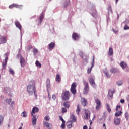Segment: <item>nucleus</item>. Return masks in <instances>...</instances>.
I'll return each mask as SVG.
<instances>
[{"mask_svg": "<svg viewBox=\"0 0 129 129\" xmlns=\"http://www.w3.org/2000/svg\"><path fill=\"white\" fill-rule=\"evenodd\" d=\"M44 125L48 129H52V124L47 122H43Z\"/></svg>", "mask_w": 129, "mask_h": 129, "instance_id": "4468645a", "label": "nucleus"}, {"mask_svg": "<svg viewBox=\"0 0 129 129\" xmlns=\"http://www.w3.org/2000/svg\"><path fill=\"white\" fill-rule=\"evenodd\" d=\"M35 65L37 66V67H39V68H41V67H42V64H41L38 60L36 61Z\"/></svg>", "mask_w": 129, "mask_h": 129, "instance_id": "7c9ffc66", "label": "nucleus"}, {"mask_svg": "<svg viewBox=\"0 0 129 129\" xmlns=\"http://www.w3.org/2000/svg\"><path fill=\"white\" fill-rule=\"evenodd\" d=\"M113 93H114V89L109 90L108 95L109 97H112V96H113Z\"/></svg>", "mask_w": 129, "mask_h": 129, "instance_id": "412c9836", "label": "nucleus"}, {"mask_svg": "<svg viewBox=\"0 0 129 129\" xmlns=\"http://www.w3.org/2000/svg\"><path fill=\"white\" fill-rule=\"evenodd\" d=\"M44 119L46 121H49V120H50V117L49 116H46L44 117Z\"/></svg>", "mask_w": 129, "mask_h": 129, "instance_id": "a19ab883", "label": "nucleus"}, {"mask_svg": "<svg viewBox=\"0 0 129 129\" xmlns=\"http://www.w3.org/2000/svg\"><path fill=\"white\" fill-rule=\"evenodd\" d=\"M89 82H90V84H91V85H94V84H95V82H94V80L92 78H90Z\"/></svg>", "mask_w": 129, "mask_h": 129, "instance_id": "c85d7f7f", "label": "nucleus"}, {"mask_svg": "<svg viewBox=\"0 0 129 129\" xmlns=\"http://www.w3.org/2000/svg\"><path fill=\"white\" fill-rule=\"evenodd\" d=\"M67 124L68 128H71L72 127V124H73V122L72 121H68L67 122Z\"/></svg>", "mask_w": 129, "mask_h": 129, "instance_id": "4be33fe9", "label": "nucleus"}, {"mask_svg": "<svg viewBox=\"0 0 129 129\" xmlns=\"http://www.w3.org/2000/svg\"><path fill=\"white\" fill-rule=\"evenodd\" d=\"M3 121H4V116L0 115V125L2 124Z\"/></svg>", "mask_w": 129, "mask_h": 129, "instance_id": "79ce46f5", "label": "nucleus"}, {"mask_svg": "<svg viewBox=\"0 0 129 129\" xmlns=\"http://www.w3.org/2000/svg\"><path fill=\"white\" fill-rule=\"evenodd\" d=\"M95 103L97 105L96 106V109L99 110L100 108H101V102L99 99H96L95 100Z\"/></svg>", "mask_w": 129, "mask_h": 129, "instance_id": "423d86ee", "label": "nucleus"}, {"mask_svg": "<svg viewBox=\"0 0 129 129\" xmlns=\"http://www.w3.org/2000/svg\"><path fill=\"white\" fill-rule=\"evenodd\" d=\"M103 127H104V129H106V126L105 125V123H104L103 124Z\"/></svg>", "mask_w": 129, "mask_h": 129, "instance_id": "052dcab7", "label": "nucleus"}, {"mask_svg": "<svg viewBox=\"0 0 129 129\" xmlns=\"http://www.w3.org/2000/svg\"><path fill=\"white\" fill-rule=\"evenodd\" d=\"M110 72L111 73H117V72H118V70L115 68H112L110 70Z\"/></svg>", "mask_w": 129, "mask_h": 129, "instance_id": "cd10ccee", "label": "nucleus"}, {"mask_svg": "<svg viewBox=\"0 0 129 129\" xmlns=\"http://www.w3.org/2000/svg\"><path fill=\"white\" fill-rule=\"evenodd\" d=\"M4 89H5L4 92H8V91H10L11 90V89L8 87H5Z\"/></svg>", "mask_w": 129, "mask_h": 129, "instance_id": "a18cd8bd", "label": "nucleus"}, {"mask_svg": "<svg viewBox=\"0 0 129 129\" xmlns=\"http://www.w3.org/2000/svg\"><path fill=\"white\" fill-rule=\"evenodd\" d=\"M70 98V93L69 91H65L61 94V98L62 100H68Z\"/></svg>", "mask_w": 129, "mask_h": 129, "instance_id": "f03ea898", "label": "nucleus"}, {"mask_svg": "<svg viewBox=\"0 0 129 129\" xmlns=\"http://www.w3.org/2000/svg\"><path fill=\"white\" fill-rule=\"evenodd\" d=\"M121 106L120 105H117L116 110V111H118L119 110H120Z\"/></svg>", "mask_w": 129, "mask_h": 129, "instance_id": "de8ad7c7", "label": "nucleus"}, {"mask_svg": "<svg viewBox=\"0 0 129 129\" xmlns=\"http://www.w3.org/2000/svg\"><path fill=\"white\" fill-rule=\"evenodd\" d=\"M1 75H0V79H1Z\"/></svg>", "mask_w": 129, "mask_h": 129, "instance_id": "69168bd1", "label": "nucleus"}, {"mask_svg": "<svg viewBox=\"0 0 129 129\" xmlns=\"http://www.w3.org/2000/svg\"><path fill=\"white\" fill-rule=\"evenodd\" d=\"M88 127H87V125H85L83 126V129H88Z\"/></svg>", "mask_w": 129, "mask_h": 129, "instance_id": "13d9d810", "label": "nucleus"}, {"mask_svg": "<svg viewBox=\"0 0 129 129\" xmlns=\"http://www.w3.org/2000/svg\"><path fill=\"white\" fill-rule=\"evenodd\" d=\"M92 123V122L91 121L90 124H91Z\"/></svg>", "mask_w": 129, "mask_h": 129, "instance_id": "e2e57ef3", "label": "nucleus"}, {"mask_svg": "<svg viewBox=\"0 0 129 129\" xmlns=\"http://www.w3.org/2000/svg\"><path fill=\"white\" fill-rule=\"evenodd\" d=\"M112 55H113V49H112V47H110L109 49L108 55L112 56Z\"/></svg>", "mask_w": 129, "mask_h": 129, "instance_id": "bb28decb", "label": "nucleus"}, {"mask_svg": "<svg viewBox=\"0 0 129 129\" xmlns=\"http://www.w3.org/2000/svg\"><path fill=\"white\" fill-rule=\"evenodd\" d=\"M117 84L119 86L122 84V82L121 81H119L117 82Z\"/></svg>", "mask_w": 129, "mask_h": 129, "instance_id": "09e8293b", "label": "nucleus"}, {"mask_svg": "<svg viewBox=\"0 0 129 129\" xmlns=\"http://www.w3.org/2000/svg\"><path fill=\"white\" fill-rule=\"evenodd\" d=\"M70 118L72 120L71 121H72V122H76V117H75L74 114H72L71 115Z\"/></svg>", "mask_w": 129, "mask_h": 129, "instance_id": "5701e85b", "label": "nucleus"}, {"mask_svg": "<svg viewBox=\"0 0 129 129\" xmlns=\"http://www.w3.org/2000/svg\"><path fill=\"white\" fill-rule=\"evenodd\" d=\"M43 19H44V14L41 13L39 19V25H41V23L43 22Z\"/></svg>", "mask_w": 129, "mask_h": 129, "instance_id": "393cba45", "label": "nucleus"}, {"mask_svg": "<svg viewBox=\"0 0 129 129\" xmlns=\"http://www.w3.org/2000/svg\"><path fill=\"white\" fill-rule=\"evenodd\" d=\"M61 110V113H66V112H67V109H66V108L62 107Z\"/></svg>", "mask_w": 129, "mask_h": 129, "instance_id": "c9c22d12", "label": "nucleus"}, {"mask_svg": "<svg viewBox=\"0 0 129 129\" xmlns=\"http://www.w3.org/2000/svg\"><path fill=\"white\" fill-rule=\"evenodd\" d=\"M120 66L122 67V69H125L127 67V64L124 61H121L120 63Z\"/></svg>", "mask_w": 129, "mask_h": 129, "instance_id": "dca6fc26", "label": "nucleus"}, {"mask_svg": "<svg viewBox=\"0 0 129 129\" xmlns=\"http://www.w3.org/2000/svg\"><path fill=\"white\" fill-rule=\"evenodd\" d=\"M15 24L17 28H18V29H19L20 31H21V30H22V25H21L20 22H19L18 21H16L15 22Z\"/></svg>", "mask_w": 129, "mask_h": 129, "instance_id": "a211bd4d", "label": "nucleus"}, {"mask_svg": "<svg viewBox=\"0 0 129 129\" xmlns=\"http://www.w3.org/2000/svg\"><path fill=\"white\" fill-rule=\"evenodd\" d=\"M76 112H77L78 115L79 114V112H80V108L79 107V104H78L77 105Z\"/></svg>", "mask_w": 129, "mask_h": 129, "instance_id": "473e14b6", "label": "nucleus"}, {"mask_svg": "<svg viewBox=\"0 0 129 129\" xmlns=\"http://www.w3.org/2000/svg\"><path fill=\"white\" fill-rule=\"evenodd\" d=\"M55 48V43L54 42H51L48 44V50H50V51H52L53 49Z\"/></svg>", "mask_w": 129, "mask_h": 129, "instance_id": "f8f14e48", "label": "nucleus"}, {"mask_svg": "<svg viewBox=\"0 0 129 129\" xmlns=\"http://www.w3.org/2000/svg\"><path fill=\"white\" fill-rule=\"evenodd\" d=\"M83 83L85 86L84 88L83 94H87V93H88V91H89V86L88 85V83H87L86 81L84 80Z\"/></svg>", "mask_w": 129, "mask_h": 129, "instance_id": "20e7f679", "label": "nucleus"}, {"mask_svg": "<svg viewBox=\"0 0 129 129\" xmlns=\"http://www.w3.org/2000/svg\"><path fill=\"white\" fill-rule=\"evenodd\" d=\"M126 100H127V101L128 102H129V95H128L127 96H126Z\"/></svg>", "mask_w": 129, "mask_h": 129, "instance_id": "bf43d9fd", "label": "nucleus"}, {"mask_svg": "<svg viewBox=\"0 0 129 129\" xmlns=\"http://www.w3.org/2000/svg\"><path fill=\"white\" fill-rule=\"evenodd\" d=\"M9 72H10L11 74L12 75H14L15 74V72H14V70L12 69H9Z\"/></svg>", "mask_w": 129, "mask_h": 129, "instance_id": "c03bdc74", "label": "nucleus"}, {"mask_svg": "<svg viewBox=\"0 0 129 129\" xmlns=\"http://www.w3.org/2000/svg\"><path fill=\"white\" fill-rule=\"evenodd\" d=\"M81 103L82 105H83V106H86V105H87V104H88V103H87V100H86L85 98H82L81 99Z\"/></svg>", "mask_w": 129, "mask_h": 129, "instance_id": "9d476101", "label": "nucleus"}, {"mask_svg": "<svg viewBox=\"0 0 129 129\" xmlns=\"http://www.w3.org/2000/svg\"><path fill=\"white\" fill-rule=\"evenodd\" d=\"M72 38L74 40V41H76L77 39H79L80 37L78 34L76 33H73L72 35Z\"/></svg>", "mask_w": 129, "mask_h": 129, "instance_id": "2eb2a0df", "label": "nucleus"}, {"mask_svg": "<svg viewBox=\"0 0 129 129\" xmlns=\"http://www.w3.org/2000/svg\"><path fill=\"white\" fill-rule=\"evenodd\" d=\"M32 116V123L33 125H36V122L37 121V118H36V115L31 116Z\"/></svg>", "mask_w": 129, "mask_h": 129, "instance_id": "aec40b11", "label": "nucleus"}, {"mask_svg": "<svg viewBox=\"0 0 129 129\" xmlns=\"http://www.w3.org/2000/svg\"><path fill=\"white\" fill-rule=\"evenodd\" d=\"M121 113H122V112H121V111H118L115 114V116H119V115H121Z\"/></svg>", "mask_w": 129, "mask_h": 129, "instance_id": "e433bc0d", "label": "nucleus"}, {"mask_svg": "<svg viewBox=\"0 0 129 129\" xmlns=\"http://www.w3.org/2000/svg\"><path fill=\"white\" fill-rule=\"evenodd\" d=\"M65 123L66 122H62V123L61 125V128L64 129L65 128Z\"/></svg>", "mask_w": 129, "mask_h": 129, "instance_id": "37998d69", "label": "nucleus"}, {"mask_svg": "<svg viewBox=\"0 0 129 129\" xmlns=\"http://www.w3.org/2000/svg\"><path fill=\"white\" fill-rule=\"evenodd\" d=\"M91 12H92L91 15L92 17L94 18H96L97 17V11H96V9L94 8V7H92L91 8Z\"/></svg>", "mask_w": 129, "mask_h": 129, "instance_id": "39448f33", "label": "nucleus"}, {"mask_svg": "<svg viewBox=\"0 0 129 129\" xmlns=\"http://www.w3.org/2000/svg\"><path fill=\"white\" fill-rule=\"evenodd\" d=\"M114 122L116 125H118L120 123V119L115 118L114 119Z\"/></svg>", "mask_w": 129, "mask_h": 129, "instance_id": "6ab92c4d", "label": "nucleus"}, {"mask_svg": "<svg viewBox=\"0 0 129 129\" xmlns=\"http://www.w3.org/2000/svg\"><path fill=\"white\" fill-rule=\"evenodd\" d=\"M77 86V82H74L72 84L71 86V89L70 91L73 94V95H75L76 94V87Z\"/></svg>", "mask_w": 129, "mask_h": 129, "instance_id": "7ed1b4c3", "label": "nucleus"}, {"mask_svg": "<svg viewBox=\"0 0 129 129\" xmlns=\"http://www.w3.org/2000/svg\"><path fill=\"white\" fill-rule=\"evenodd\" d=\"M7 37L5 36H0V44H5L7 43Z\"/></svg>", "mask_w": 129, "mask_h": 129, "instance_id": "0eeeda50", "label": "nucleus"}, {"mask_svg": "<svg viewBox=\"0 0 129 129\" xmlns=\"http://www.w3.org/2000/svg\"><path fill=\"white\" fill-rule=\"evenodd\" d=\"M108 11L109 12H112V9H111V6H109L108 7Z\"/></svg>", "mask_w": 129, "mask_h": 129, "instance_id": "864d4df0", "label": "nucleus"}, {"mask_svg": "<svg viewBox=\"0 0 129 129\" xmlns=\"http://www.w3.org/2000/svg\"><path fill=\"white\" fill-rule=\"evenodd\" d=\"M63 106H65L66 108H69L70 107V102L66 101L63 103Z\"/></svg>", "mask_w": 129, "mask_h": 129, "instance_id": "b1692460", "label": "nucleus"}, {"mask_svg": "<svg viewBox=\"0 0 129 129\" xmlns=\"http://www.w3.org/2000/svg\"><path fill=\"white\" fill-rule=\"evenodd\" d=\"M125 117L126 119V120H129V114L128 112H126L125 113Z\"/></svg>", "mask_w": 129, "mask_h": 129, "instance_id": "ea45409f", "label": "nucleus"}, {"mask_svg": "<svg viewBox=\"0 0 129 129\" xmlns=\"http://www.w3.org/2000/svg\"><path fill=\"white\" fill-rule=\"evenodd\" d=\"M31 49H33V46L32 45H29L28 47H26V50L29 52L30 51Z\"/></svg>", "mask_w": 129, "mask_h": 129, "instance_id": "4c0bfd02", "label": "nucleus"}, {"mask_svg": "<svg viewBox=\"0 0 129 129\" xmlns=\"http://www.w3.org/2000/svg\"><path fill=\"white\" fill-rule=\"evenodd\" d=\"M52 99H53L54 100H55L56 99V96H55V95H52Z\"/></svg>", "mask_w": 129, "mask_h": 129, "instance_id": "6e6d98bb", "label": "nucleus"}, {"mask_svg": "<svg viewBox=\"0 0 129 129\" xmlns=\"http://www.w3.org/2000/svg\"><path fill=\"white\" fill-rule=\"evenodd\" d=\"M7 103H8V104H11L12 105H13V104H15L14 102L12 101V99L11 98L8 99Z\"/></svg>", "mask_w": 129, "mask_h": 129, "instance_id": "72a5a7b5", "label": "nucleus"}, {"mask_svg": "<svg viewBox=\"0 0 129 129\" xmlns=\"http://www.w3.org/2000/svg\"><path fill=\"white\" fill-rule=\"evenodd\" d=\"M27 112L24 111L22 113H21V116L22 117H26L27 116Z\"/></svg>", "mask_w": 129, "mask_h": 129, "instance_id": "f704fd0d", "label": "nucleus"}, {"mask_svg": "<svg viewBox=\"0 0 129 129\" xmlns=\"http://www.w3.org/2000/svg\"><path fill=\"white\" fill-rule=\"evenodd\" d=\"M80 56L81 57V58H82V59H83V53L80 52Z\"/></svg>", "mask_w": 129, "mask_h": 129, "instance_id": "5fc2aeb1", "label": "nucleus"}, {"mask_svg": "<svg viewBox=\"0 0 129 129\" xmlns=\"http://www.w3.org/2000/svg\"><path fill=\"white\" fill-rule=\"evenodd\" d=\"M85 119H88L90 117V112L88 110H85Z\"/></svg>", "mask_w": 129, "mask_h": 129, "instance_id": "ddd939ff", "label": "nucleus"}, {"mask_svg": "<svg viewBox=\"0 0 129 129\" xmlns=\"http://www.w3.org/2000/svg\"><path fill=\"white\" fill-rule=\"evenodd\" d=\"M56 81H57V82H60V81H61V78H60V75L58 74L56 75Z\"/></svg>", "mask_w": 129, "mask_h": 129, "instance_id": "2f4dec72", "label": "nucleus"}, {"mask_svg": "<svg viewBox=\"0 0 129 129\" xmlns=\"http://www.w3.org/2000/svg\"><path fill=\"white\" fill-rule=\"evenodd\" d=\"M36 85L35 84V81H30L29 84L27 87V91L30 95H32L34 93L35 97H37V94H36Z\"/></svg>", "mask_w": 129, "mask_h": 129, "instance_id": "f257e3e1", "label": "nucleus"}, {"mask_svg": "<svg viewBox=\"0 0 129 129\" xmlns=\"http://www.w3.org/2000/svg\"><path fill=\"white\" fill-rule=\"evenodd\" d=\"M5 63L3 64V66H6V65H7V62H8V57H6V58L5 59Z\"/></svg>", "mask_w": 129, "mask_h": 129, "instance_id": "49530a36", "label": "nucleus"}, {"mask_svg": "<svg viewBox=\"0 0 129 129\" xmlns=\"http://www.w3.org/2000/svg\"><path fill=\"white\" fill-rule=\"evenodd\" d=\"M38 49H33V53L34 54H36V53H38Z\"/></svg>", "mask_w": 129, "mask_h": 129, "instance_id": "603ef678", "label": "nucleus"}, {"mask_svg": "<svg viewBox=\"0 0 129 129\" xmlns=\"http://www.w3.org/2000/svg\"><path fill=\"white\" fill-rule=\"evenodd\" d=\"M124 30H129V26L127 25H125L124 27Z\"/></svg>", "mask_w": 129, "mask_h": 129, "instance_id": "8fccbe9b", "label": "nucleus"}, {"mask_svg": "<svg viewBox=\"0 0 129 129\" xmlns=\"http://www.w3.org/2000/svg\"><path fill=\"white\" fill-rule=\"evenodd\" d=\"M117 2H118V0H115L116 4H117Z\"/></svg>", "mask_w": 129, "mask_h": 129, "instance_id": "680f3d73", "label": "nucleus"}, {"mask_svg": "<svg viewBox=\"0 0 129 129\" xmlns=\"http://www.w3.org/2000/svg\"><path fill=\"white\" fill-rule=\"evenodd\" d=\"M37 112H39V108L37 107H33L31 112V116H34L35 115L34 114Z\"/></svg>", "mask_w": 129, "mask_h": 129, "instance_id": "6e6552de", "label": "nucleus"}, {"mask_svg": "<svg viewBox=\"0 0 129 129\" xmlns=\"http://www.w3.org/2000/svg\"><path fill=\"white\" fill-rule=\"evenodd\" d=\"M59 120H61L62 122H65V120L63 119V118L61 116H59Z\"/></svg>", "mask_w": 129, "mask_h": 129, "instance_id": "3c124183", "label": "nucleus"}, {"mask_svg": "<svg viewBox=\"0 0 129 129\" xmlns=\"http://www.w3.org/2000/svg\"><path fill=\"white\" fill-rule=\"evenodd\" d=\"M120 103H124V100L123 99H122L120 100Z\"/></svg>", "mask_w": 129, "mask_h": 129, "instance_id": "4d7b16f0", "label": "nucleus"}, {"mask_svg": "<svg viewBox=\"0 0 129 129\" xmlns=\"http://www.w3.org/2000/svg\"><path fill=\"white\" fill-rule=\"evenodd\" d=\"M106 106L107 110L108 111L109 113H110V112H111V109H110V107H109V104H106Z\"/></svg>", "mask_w": 129, "mask_h": 129, "instance_id": "c756f323", "label": "nucleus"}, {"mask_svg": "<svg viewBox=\"0 0 129 129\" xmlns=\"http://www.w3.org/2000/svg\"><path fill=\"white\" fill-rule=\"evenodd\" d=\"M19 129H22V127H20Z\"/></svg>", "mask_w": 129, "mask_h": 129, "instance_id": "0e129e2a", "label": "nucleus"}, {"mask_svg": "<svg viewBox=\"0 0 129 129\" xmlns=\"http://www.w3.org/2000/svg\"><path fill=\"white\" fill-rule=\"evenodd\" d=\"M50 86H51V83L50 82V79H47L46 81V87L47 88V90L48 89H49V88H50Z\"/></svg>", "mask_w": 129, "mask_h": 129, "instance_id": "a878e982", "label": "nucleus"}, {"mask_svg": "<svg viewBox=\"0 0 129 129\" xmlns=\"http://www.w3.org/2000/svg\"><path fill=\"white\" fill-rule=\"evenodd\" d=\"M93 66H94V56H93V62L91 63V68H88L87 69L88 74H89L91 72V70L93 68Z\"/></svg>", "mask_w": 129, "mask_h": 129, "instance_id": "9b49d317", "label": "nucleus"}, {"mask_svg": "<svg viewBox=\"0 0 129 129\" xmlns=\"http://www.w3.org/2000/svg\"><path fill=\"white\" fill-rule=\"evenodd\" d=\"M23 7L22 5H19L18 4H13L9 6V9H13L14 8H20Z\"/></svg>", "mask_w": 129, "mask_h": 129, "instance_id": "1a4fd4ad", "label": "nucleus"}, {"mask_svg": "<svg viewBox=\"0 0 129 129\" xmlns=\"http://www.w3.org/2000/svg\"><path fill=\"white\" fill-rule=\"evenodd\" d=\"M104 73L105 74L106 76H107V77H108V78L110 77V75L109 74V73H108V72L105 71H104Z\"/></svg>", "mask_w": 129, "mask_h": 129, "instance_id": "58836bf2", "label": "nucleus"}, {"mask_svg": "<svg viewBox=\"0 0 129 129\" xmlns=\"http://www.w3.org/2000/svg\"><path fill=\"white\" fill-rule=\"evenodd\" d=\"M20 63L21 67H25L26 65V62L25 61V59L24 58L21 57L20 59Z\"/></svg>", "mask_w": 129, "mask_h": 129, "instance_id": "f3484780", "label": "nucleus"}]
</instances>
